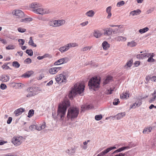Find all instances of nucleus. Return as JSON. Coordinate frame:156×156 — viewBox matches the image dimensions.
<instances>
[{"mask_svg":"<svg viewBox=\"0 0 156 156\" xmlns=\"http://www.w3.org/2000/svg\"><path fill=\"white\" fill-rule=\"evenodd\" d=\"M70 105V102L66 100H64L62 104L59 105L57 111V116L59 117L62 120L66 116V113L68 107Z\"/></svg>","mask_w":156,"mask_h":156,"instance_id":"f257e3e1","label":"nucleus"},{"mask_svg":"<svg viewBox=\"0 0 156 156\" xmlns=\"http://www.w3.org/2000/svg\"><path fill=\"white\" fill-rule=\"evenodd\" d=\"M84 87L85 86L83 83H76L74 85V88L70 91L69 95V98L71 99L78 94H81L82 93Z\"/></svg>","mask_w":156,"mask_h":156,"instance_id":"f03ea898","label":"nucleus"},{"mask_svg":"<svg viewBox=\"0 0 156 156\" xmlns=\"http://www.w3.org/2000/svg\"><path fill=\"white\" fill-rule=\"evenodd\" d=\"M79 109L77 107H71L68 110L67 117L68 119H73L77 117L79 113Z\"/></svg>","mask_w":156,"mask_h":156,"instance_id":"7ed1b4c3","label":"nucleus"},{"mask_svg":"<svg viewBox=\"0 0 156 156\" xmlns=\"http://www.w3.org/2000/svg\"><path fill=\"white\" fill-rule=\"evenodd\" d=\"M100 80L97 77H92L88 82V86L89 88L94 90L99 87L100 85Z\"/></svg>","mask_w":156,"mask_h":156,"instance_id":"20e7f679","label":"nucleus"},{"mask_svg":"<svg viewBox=\"0 0 156 156\" xmlns=\"http://www.w3.org/2000/svg\"><path fill=\"white\" fill-rule=\"evenodd\" d=\"M23 139V137L21 136H15L12 138V142L15 145L18 146L22 143Z\"/></svg>","mask_w":156,"mask_h":156,"instance_id":"39448f33","label":"nucleus"},{"mask_svg":"<svg viewBox=\"0 0 156 156\" xmlns=\"http://www.w3.org/2000/svg\"><path fill=\"white\" fill-rule=\"evenodd\" d=\"M34 12L35 13L41 15L48 14L50 12L49 10L48 9H44L43 8H38L37 9H35L34 10Z\"/></svg>","mask_w":156,"mask_h":156,"instance_id":"423d86ee","label":"nucleus"},{"mask_svg":"<svg viewBox=\"0 0 156 156\" xmlns=\"http://www.w3.org/2000/svg\"><path fill=\"white\" fill-rule=\"evenodd\" d=\"M55 79L57 82H60V83H65L66 81V77L65 76L62 74L57 76L55 77Z\"/></svg>","mask_w":156,"mask_h":156,"instance_id":"0eeeda50","label":"nucleus"},{"mask_svg":"<svg viewBox=\"0 0 156 156\" xmlns=\"http://www.w3.org/2000/svg\"><path fill=\"white\" fill-rule=\"evenodd\" d=\"M12 13L13 15L16 16L18 18H22L24 16L23 12L20 10H14L12 12Z\"/></svg>","mask_w":156,"mask_h":156,"instance_id":"6e6552de","label":"nucleus"},{"mask_svg":"<svg viewBox=\"0 0 156 156\" xmlns=\"http://www.w3.org/2000/svg\"><path fill=\"white\" fill-rule=\"evenodd\" d=\"M69 60L67 58H65L60 59L57 61L55 62L54 64L55 65H58L67 62Z\"/></svg>","mask_w":156,"mask_h":156,"instance_id":"1a4fd4ad","label":"nucleus"},{"mask_svg":"<svg viewBox=\"0 0 156 156\" xmlns=\"http://www.w3.org/2000/svg\"><path fill=\"white\" fill-rule=\"evenodd\" d=\"M116 148L115 147H111L108 148L102 151L98 155V156H100L101 155L103 156V155L105 154L106 153L109 152L112 149H115Z\"/></svg>","mask_w":156,"mask_h":156,"instance_id":"9d476101","label":"nucleus"},{"mask_svg":"<svg viewBox=\"0 0 156 156\" xmlns=\"http://www.w3.org/2000/svg\"><path fill=\"white\" fill-rule=\"evenodd\" d=\"M151 55V53H146L142 54H139L136 55V58L139 59H143L146 57H148Z\"/></svg>","mask_w":156,"mask_h":156,"instance_id":"9b49d317","label":"nucleus"},{"mask_svg":"<svg viewBox=\"0 0 156 156\" xmlns=\"http://www.w3.org/2000/svg\"><path fill=\"white\" fill-rule=\"evenodd\" d=\"M61 68V67H52L49 69V72L51 74H55L56 73L58 70H59Z\"/></svg>","mask_w":156,"mask_h":156,"instance_id":"f8f14e48","label":"nucleus"},{"mask_svg":"<svg viewBox=\"0 0 156 156\" xmlns=\"http://www.w3.org/2000/svg\"><path fill=\"white\" fill-rule=\"evenodd\" d=\"M126 115V113L125 112H121L118 113L114 116V117L118 120L121 119Z\"/></svg>","mask_w":156,"mask_h":156,"instance_id":"ddd939ff","label":"nucleus"},{"mask_svg":"<svg viewBox=\"0 0 156 156\" xmlns=\"http://www.w3.org/2000/svg\"><path fill=\"white\" fill-rule=\"evenodd\" d=\"M142 104V101L141 100H139L136 101L135 103L133 104L132 106H130V108H135L136 107H138L140 106Z\"/></svg>","mask_w":156,"mask_h":156,"instance_id":"4468645a","label":"nucleus"},{"mask_svg":"<svg viewBox=\"0 0 156 156\" xmlns=\"http://www.w3.org/2000/svg\"><path fill=\"white\" fill-rule=\"evenodd\" d=\"M69 49V47L66 44L63 46L60 47L58 50L62 53H64L67 51Z\"/></svg>","mask_w":156,"mask_h":156,"instance_id":"2eb2a0df","label":"nucleus"},{"mask_svg":"<svg viewBox=\"0 0 156 156\" xmlns=\"http://www.w3.org/2000/svg\"><path fill=\"white\" fill-rule=\"evenodd\" d=\"M24 109L23 108H20L16 110L14 113L15 114L16 116H17L21 114L22 113L24 112Z\"/></svg>","mask_w":156,"mask_h":156,"instance_id":"dca6fc26","label":"nucleus"},{"mask_svg":"<svg viewBox=\"0 0 156 156\" xmlns=\"http://www.w3.org/2000/svg\"><path fill=\"white\" fill-rule=\"evenodd\" d=\"M104 34L105 35L109 36L112 34L113 30L112 28H107L106 29L104 30Z\"/></svg>","mask_w":156,"mask_h":156,"instance_id":"f3484780","label":"nucleus"},{"mask_svg":"<svg viewBox=\"0 0 156 156\" xmlns=\"http://www.w3.org/2000/svg\"><path fill=\"white\" fill-rule=\"evenodd\" d=\"M40 7V5L38 3L34 2L32 3L30 5V7L33 9L32 11L34 12V10L35 9H37L39 7Z\"/></svg>","mask_w":156,"mask_h":156,"instance_id":"a211bd4d","label":"nucleus"},{"mask_svg":"<svg viewBox=\"0 0 156 156\" xmlns=\"http://www.w3.org/2000/svg\"><path fill=\"white\" fill-rule=\"evenodd\" d=\"M141 12V10L139 9L134 10L131 11L130 13V15L132 16H137L139 15Z\"/></svg>","mask_w":156,"mask_h":156,"instance_id":"6ab92c4d","label":"nucleus"},{"mask_svg":"<svg viewBox=\"0 0 156 156\" xmlns=\"http://www.w3.org/2000/svg\"><path fill=\"white\" fill-rule=\"evenodd\" d=\"M46 126V123L45 122L43 123V124L41 125H40L39 126H36L35 129L39 131L41 130V129H44Z\"/></svg>","mask_w":156,"mask_h":156,"instance_id":"aec40b11","label":"nucleus"},{"mask_svg":"<svg viewBox=\"0 0 156 156\" xmlns=\"http://www.w3.org/2000/svg\"><path fill=\"white\" fill-rule=\"evenodd\" d=\"M9 77L7 76L2 75L0 77V80L3 82H6L9 80Z\"/></svg>","mask_w":156,"mask_h":156,"instance_id":"412c9836","label":"nucleus"},{"mask_svg":"<svg viewBox=\"0 0 156 156\" xmlns=\"http://www.w3.org/2000/svg\"><path fill=\"white\" fill-rule=\"evenodd\" d=\"M91 106L90 105H84L81 107V110L82 112L84 111L91 108Z\"/></svg>","mask_w":156,"mask_h":156,"instance_id":"4be33fe9","label":"nucleus"},{"mask_svg":"<svg viewBox=\"0 0 156 156\" xmlns=\"http://www.w3.org/2000/svg\"><path fill=\"white\" fill-rule=\"evenodd\" d=\"M34 72L33 71H30L23 74L22 76L25 78L29 77Z\"/></svg>","mask_w":156,"mask_h":156,"instance_id":"5701e85b","label":"nucleus"},{"mask_svg":"<svg viewBox=\"0 0 156 156\" xmlns=\"http://www.w3.org/2000/svg\"><path fill=\"white\" fill-rule=\"evenodd\" d=\"M115 39L118 41H124L126 40V38L125 37L119 36L116 37L115 38Z\"/></svg>","mask_w":156,"mask_h":156,"instance_id":"b1692460","label":"nucleus"},{"mask_svg":"<svg viewBox=\"0 0 156 156\" xmlns=\"http://www.w3.org/2000/svg\"><path fill=\"white\" fill-rule=\"evenodd\" d=\"M133 60L131 59L128 61L125 65V67L126 69H129L128 68H130L132 65Z\"/></svg>","mask_w":156,"mask_h":156,"instance_id":"393cba45","label":"nucleus"},{"mask_svg":"<svg viewBox=\"0 0 156 156\" xmlns=\"http://www.w3.org/2000/svg\"><path fill=\"white\" fill-rule=\"evenodd\" d=\"M102 46L104 49L107 50L109 47L110 45L106 41H104L102 44Z\"/></svg>","mask_w":156,"mask_h":156,"instance_id":"a878e982","label":"nucleus"},{"mask_svg":"<svg viewBox=\"0 0 156 156\" xmlns=\"http://www.w3.org/2000/svg\"><path fill=\"white\" fill-rule=\"evenodd\" d=\"M101 33L99 30H94V37L97 38H99L101 35Z\"/></svg>","mask_w":156,"mask_h":156,"instance_id":"bb28decb","label":"nucleus"},{"mask_svg":"<svg viewBox=\"0 0 156 156\" xmlns=\"http://www.w3.org/2000/svg\"><path fill=\"white\" fill-rule=\"evenodd\" d=\"M137 44V43L134 41L129 42L127 44V46L130 47H133L136 46Z\"/></svg>","mask_w":156,"mask_h":156,"instance_id":"cd10ccee","label":"nucleus"},{"mask_svg":"<svg viewBox=\"0 0 156 156\" xmlns=\"http://www.w3.org/2000/svg\"><path fill=\"white\" fill-rule=\"evenodd\" d=\"M94 12L93 10H90L88 12H87L85 15L89 17H92L93 16L94 14Z\"/></svg>","mask_w":156,"mask_h":156,"instance_id":"c85d7f7f","label":"nucleus"},{"mask_svg":"<svg viewBox=\"0 0 156 156\" xmlns=\"http://www.w3.org/2000/svg\"><path fill=\"white\" fill-rule=\"evenodd\" d=\"M66 152L68 154L71 155L75 153V151L74 149L72 148L70 149H67Z\"/></svg>","mask_w":156,"mask_h":156,"instance_id":"c756f323","label":"nucleus"},{"mask_svg":"<svg viewBox=\"0 0 156 156\" xmlns=\"http://www.w3.org/2000/svg\"><path fill=\"white\" fill-rule=\"evenodd\" d=\"M129 93L128 92H126L124 93H122L120 95L121 98H127L129 97Z\"/></svg>","mask_w":156,"mask_h":156,"instance_id":"7c9ffc66","label":"nucleus"},{"mask_svg":"<svg viewBox=\"0 0 156 156\" xmlns=\"http://www.w3.org/2000/svg\"><path fill=\"white\" fill-rule=\"evenodd\" d=\"M112 7L111 6H109L106 9V12L108 14V16L107 17L108 19L110 18L112 14L111 12V10Z\"/></svg>","mask_w":156,"mask_h":156,"instance_id":"2f4dec72","label":"nucleus"},{"mask_svg":"<svg viewBox=\"0 0 156 156\" xmlns=\"http://www.w3.org/2000/svg\"><path fill=\"white\" fill-rule=\"evenodd\" d=\"M151 129L152 128L151 127H146L143 130V133L144 134L148 133L149 132H151Z\"/></svg>","mask_w":156,"mask_h":156,"instance_id":"473e14b6","label":"nucleus"},{"mask_svg":"<svg viewBox=\"0 0 156 156\" xmlns=\"http://www.w3.org/2000/svg\"><path fill=\"white\" fill-rule=\"evenodd\" d=\"M49 24L53 27H57V20H51L49 22Z\"/></svg>","mask_w":156,"mask_h":156,"instance_id":"72a5a7b5","label":"nucleus"},{"mask_svg":"<svg viewBox=\"0 0 156 156\" xmlns=\"http://www.w3.org/2000/svg\"><path fill=\"white\" fill-rule=\"evenodd\" d=\"M57 27L61 26L64 24L65 23V21L64 20H57Z\"/></svg>","mask_w":156,"mask_h":156,"instance_id":"f704fd0d","label":"nucleus"},{"mask_svg":"<svg viewBox=\"0 0 156 156\" xmlns=\"http://www.w3.org/2000/svg\"><path fill=\"white\" fill-rule=\"evenodd\" d=\"M28 44L29 45H31L34 47H36L37 46L36 44L34 43L32 39V37H30V40L28 42Z\"/></svg>","mask_w":156,"mask_h":156,"instance_id":"c9c22d12","label":"nucleus"},{"mask_svg":"<svg viewBox=\"0 0 156 156\" xmlns=\"http://www.w3.org/2000/svg\"><path fill=\"white\" fill-rule=\"evenodd\" d=\"M112 77L110 76H108L103 82V84L105 85L108 83L110 81L112 80Z\"/></svg>","mask_w":156,"mask_h":156,"instance_id":"e433bc0d","label":"nucleus"},{"mask_svg":"<svg viewBox=\"0 0 156 156\" xmlns=\"http://www.w3.org/2000/svg\"><path fill=\"white\" fill-rule=\"evenodd\" d=\"M69 49L71 47H74L78 46V45L76 43H69L67 44Z\"/></svg>","mask_w":156,"mask_h":156,"instance_id":"4c0bfd02","label":"nucleus"},{"mask_svg":"<svg viewBox=\"0 0 156 156\" xmlns=\"http://www.w3.org/2000/svg\"><path fill=\"white\" fill-rule=\"evenodd\" d=\"M149 30L147 27H145L143 29H140L139 30V32L141 34L147 32Z\"/></svg>","mask_w":156,"mask_h":156,"instance_id":"58836bf2","label":"nucleus"},{"mask_svg":"<svg viewBox=\"0 0 156 156\" xmlns=\"http://www.w3.org/2000/svg\"><path fill=\"white\" fill-rule=\"evenodd\" d=\"M92 46L86 47L82 48L81 50V51H87L88 50H90Z\"/></svg>","mask_w":156,"mask_h":156,"instance_id":"ea45409f","label":"nucleus"},{"mask_svg":"<svg viewBox=\"0 0 156 156\" xmlns=\"http://www.w3.org/2000/svg\"><path fill=\"white\" fill-rule=\"evenodd\" d=\"M12 66L15 68H18L20 66V64L17 61H14L12 62Z\"/></svg>","mask_w":156,"mask_h":156,"instance_id":"a19ab883","label":"nucleus"},{"mask_svg":"<svg viewBox=\"0 0 156 156\" xmlns=\"http://www.w3.org/2000/svg\"><path fill=\"white\" fill-rule=\"evenodd\" d=\"M26 52L30 56H31L33 55V52L32 49H27L26 51Z\"/></svg>","mask_w":156,"mask_h":156,"instance_id":"79ce46f5","label":"nucleus"},{"mask_svg":"<svg viewBox=\"0 0 156 156\" xmlns=\"http://www.w3.org/2000/svg\"><path fill=\"white\" fill-rule=\"evenodd\" d=\"M34 114V110L33 109L30 110L28 112V115L27 116L29 118H30Z\"/></svg>","mask_w":156,"mask_h":156,"instance_id":"37998d69","label":"nucleus"},{"mask_svg":"<svg viewBox=\"0 0 156 156\" xmlns=\"http://www.w3.org/2000/svg\"><path fill=\"white\" fill-rule=\"evenodd\" d=\"M102 116L101 115H96L95 117V119L97 121H99L102 119Z\"/></svg>","mask_w":156,"mask_h":156,"instance_id":"c03bdc74","label":"nucleus"},{"mask_svg":"<svg viewBox=\"0 0 156 156\" xmlns=\"http://www.w3.org/2000/svg\"><path fill=\"white\" fill-rule=\"evenodd\" d=\"M17 30L19 32L22 33L25 32L26 30V29L21 27L18 28Z\"/></svg>","mask_w":156,"mask_h":156,"instance_id":"a18cd8bd","label":"nucleus"},{"mask_svg":"<svg viewBox=\"0 0 156 156\" xmlns=\"http://www.w3.org/2000/svg\"><path fill=\"white\" fill-rule=\"evenodd\" d=\"M15 46L13 45L10 44L6 47V49L7 50L13 49L15 48Z\"/></svg>","mask_w":156,"mask_h":156,"instance_id":"49530a36","label":"nucleus"},{"mask_svg":"<svg viewBox=\"0 0 156 156\" xmlns=\"http://www.w3.org/2000/svg\"><path fill=\"white\" fill-rule=\"evenodd\" d=\"M8 63H5L2 66V68L3 69H11L10 68L7 66Z\"/></svg>","mask_w":156,"mask_h":156,"instance_id":"de8ad7c7","label":"nucleus"},{"mask_svg":"<svg viewBox=\"0 0 156 156\" xmlns=\"http://www.w3.org/2000/svg\"><path fill=\"white\" fill-rule=\"evenodd\" d=\"M125 4V2L123 1H122L119 2L117 5V6L118 7H119L121 6H122Z\"/></svg>","mask_w":156,"mask_h":156,"instance_id":"09e8293b","label":"nucleus"},{"mask_svg":"<svg viewBox=\"0 0 156 156\" xmlns=\"http://www.w3.org/2000/svg\"><path fill=\"white\" fill-rule=\"evenodd\" d=\"M119 103V99H115L113 102V104L114 105H117Z\"/></svg>","mask_w":156,"mask_h":156,"instance_id":"8fccbe9b","label":"nucleus"},{"mask_svg":"<svg viewBox=\"0 0 156 156\" xmlns=\"http://www.w3.org/2000/svg\"><path fill=\"white\" fill-rule=\"evenodd\" d=\"M123 151L122 147L119 148V149L115 151L113 153V154H115V153L120 152Z\"/></svg>","mask_w":156,"mask_h":156,"instance_id":"3c124183","label":"nucleus"},{"mask_svg":"<svg viewBox=\"0 0 156 156\" xmlns=\"http://www.w3.org/2000/svg\"><path fill=\"white\" fill-rule=\"evenodd\" d=\"M153 96V97L151 98L149 101V102L150 103L156 100V96L154 95V96Z\"/></svg>","mask_w":156,"mask_h":156,"instance_id":"603ef678","label":"nucleus"},{"mask_svg":"<svg viewBox=\"0 0 156 156\" xmlns=\"http://www.w3.org/2000/svg\"><path fill=\"white\" fill-rule=\"evenodd\" d=\"M18 41L19 42L20 44H21L22 45H23L25 43V41L23 39H19L18 40Z\"/></svg>","mask_w":156,"mask_h":156,"instance_id":"864d4df0","label":"nucleus"},{"mask_svg":"<svg viewBox=\"0 0 156 156\" xmlns=\"http://www.w3.org/2000/svg\"><path fill=\"white\" fill-rule=\"evenodd\" d=\"M0 41L2 44H6L7 43L6 40L5 39H4L0 38Z\"/></svg>","mask_w":156,"mask_h":156,"instance_id":"5fc2aeb1","label":"nucleus"},{"mask_svg":"<svg viewBox=\"0 0 156 156\" xmlns=\"http://www.w3.org/2000/svg\"><path fill=\"white\" fill-rule=\"evenodd\" d=\"M6 85L5 84L2 83L1 84L0 88L2 90H4L6 88Z\"/></svg>","mask_w":156,"mask_h":156,"instance_id":"6e6d98bb","label":"nucleus"},{"mask_svg":"<svg viewBox=\"0 0 156 156\" xmlns=\"http://www.w3.org/2000/svg\"><path fill=\"white\" fill-rule=\"evenodd\" d=\"M24 62L28 64H30L31 63V60L30 58H27L25 60Z\"/></svg>","mask_w":156,"mask_h":156,"instance_id":"4d7b16f0","label":"nucleus"},{"mask_svg":"<svg viewBox=\"0 0 156 156\" xmlns=\"http://www.w3.org/2000/svg\"><path fill=\"white\" fill-rule=\"evenodd\" d=\"M36 94L35 93L32 92H30L27 95V97H30L32 96H34Z\"/></svg>","mask_w":156,"mask_h":156,"instance_id":"13d9d810","label":"nucleus"},{"mask_svg":"<svg viewBox=\"0 0 156 156\" xmlns=\"http://www.w3.org/2000/svg\"><path fill=\"white\" fill-rule=\"evenodd\" d=\"M7 37L11 39L14 40L15 38L14 36L11 34H9L8 35Z\"/></svg>","mask_w":156,"mask_h":156,"instance_id":"bf43d9fd","label":"nucleus"},{"mask_svg":"<svg viewBox=\"0 0 156 156\" xmlns=\"http://www.w3.org/2000/svg\"><path fill=\"white\" fill-rule=\"evenodd\" d=\"M155 59L153 58L150 57L147 60V62H153L155 61Z\"/></svg>","mask_w":156,"mask_h":156,"instance_id":"052dcab7","label":"nucleus"},{"mask_svg":"<svg viewBox=\"0 0 156 156\" xmlns=\"http://www.w3.org/2000/svg\"><path fill=\"white\" fill-rule=\"evenodd\" d=\"M88 23V21H86L85 22L82 23H80V25L82 26L83 27L86 25H87Z\"/></svg>","mask_w":156,"mask_h":156,"instance_id":"680f3d73","label":"nucleus"},{"mask_svg":"<svg viewBox=\"0 0 156 156\" xmlns=\"http://www.w3.org/2000/svg\"><path fill=\"white\" fill-rule=\"evenodd\" d=\"M36 125H32L30 126L29 129L31 130H33L34 129H35Z\"/></svg>","mask_w":156,"mask_h":156,"instance_id":"e2e57ef3","label":"nucleus"},{"mask_svg":"<svg viewBox=\"0 0 156 156\" xmlns=\"http://www.w3.org/2000/svg\"><path fill=\"white\" fill-rule=\"evenodd\" d=\"M127 152H125L124 153H120L114 156H125Z\"/></svg>","mask_w":156,"mask_h":156,"instance_id":"0e129e2a","label":"nucleus"},{"mask_svg":"<svg viewBox=\"0 0 156 156\" xmlns=\"http://www.w3.org/2000/svg\"><path fill=\"white\" fill-rule=\"evenodd\" d=\"M12 120V118L11 117H9L7 121V122L8 124H10Z\"/></svg>","mask_w":156,"mask_h":156,"instance_id":"69168bd1","label":"nucleus"},{"mask_svg":"<svg viewBox=\"0 0 156 156\" xmlns=\"http://www.w3.org/2000/svg\"><path fill=\"white\" fill-rule=\"evenodd\" d=\"M32 19L31 18H28L24 19V20L26 21V22H29L32 20Z\"/></svg>","mask_w":156,"mask_h":156,"instance_id":"338daca9","label":"nucleus"},{"mask_svg":"<svg viewBox=\"0 0 156 156\" xmlns=\"http://www.w3.org/2000/svg\"><path fill=\"white\" fill-rule=\"evenodd\" d=\"M151 81L154 82H156V76H153L151 78Z\"/></svg>","mask_w":156,"mask_h":156,"instance_id":"774afa93","label":"nucleus"}]
</instances>
